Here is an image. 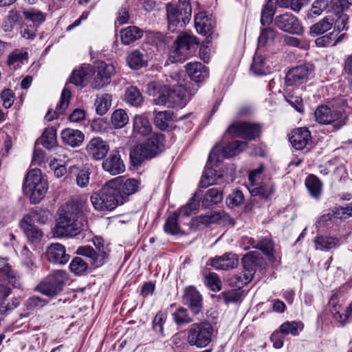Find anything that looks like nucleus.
Listing matches in <instances>:
<instances>
[{
  "instance_id": "nucleus-1",
  "label": "nucleus",
  "mask_w": 352,
  "mask_h": 352,
  "mask_svg": "<svg viewBox=\"0 0 352 352\" xmlns=\"http://www.w3.org/2000/svg\"><path fill=\"white\" fill-rule=\"evenodd\" d=\"M87 206V201L82 197L69 199L57 211V217L54 234L58 238L72 237L82 230V223L80 217Z\"/></svg>"
},
{
  "instance_id": "nucleus-2",
  "label": "nucleus",
  "mask_w": 352,
  "mask_h": 352,
  "mask_svg": "<svg viewBox=\"0 0 352 352\" xmlns=\"http://www.w3.org/2000/svg\"><path fill=\"white\" fill-rule=\"evenodd\" d=\"M118 179L107 182L98 191L91 194L90 200L94 208L98 211H111L124 204L117 189Z\"/></svg>"
},
{
  "instance_id": "nucleus-3",
  "label": "nucleus",
  "mask_w": 352,
  "mask_h": 352,
  "mask_svg": "<svg viewBox=\"0 0 352 352\" xmlns=\"http://www.w3.org/2000/svg\"><path fill=\"white\" fill-rule=\"evenodd\" d=\"M47 188V181L43 177L40 169L32 168L28 173L23 184V191L32 204L40 202Z\"/></svg>"
},
{
  "instance_id": "nucleus-4",
  "label": "nucleus",
  "mask_w": 352,
  "mask_h": 352,
  "mask_svg": "<svg viewBox=\"0 0 352 352\" xmlns=\"http://www.w3.org/2000/svg\"><path fill=\"white\" fill-rule=\"evenodd\" d=\"M164 140L163 134L154 133L144 143L137 145L130 153L133 163L139 165L144 159L155 156L163 146Z\"/></svg>"
},
{
  "instance_id": "nucleus-5",
  "label": "nucleus",
  "mask_w": 352,
  "mask_h": 352,
  "mask_svg": "<svg viewBox=\"0 0 352 352\" xmlns=\"http://www.w3.org/2000/svg\"><path fill=\"white\" fill-rule=\"evenodd\" d=\"M214 328L209 322H195L186 330V341L190 346L204 348L212 340Z\"/></svg>"
},
{
  "instance_id": "nucleus-6",
  "label": "nucleus",
  "mask_w": 352,
  "mask_h": 352,
  "mask_svg": "<svg viewBox=\"0 0 352 352\" xmlns=\"http://www.w3.org/2000/svg\"><path fill=\"white\" fill-rule=\"evenodd\" d=\"M166 12L168 28L173 32L181 20L184 25L190 21L191 6L188 0H179L176 6L172 3L167 4Z\"/></svg>"
},
{
  "instance_id": "nucleus-7",
  "label": "nucleus",
  "mask_w": 352,
  "mask_h": 352,
  "mask_svg": "<svg viewBox=\"0 0 352 352\" xmlns=\"http://www.w3.org/2000/svg\"><path fill=\"white\" fill-rule=\"evenodd\" d=\"M189 98L186 96V88L181 85H176L173 89L166 90L157 98L153 100V102L156 105H166L168 107H180L186 105Z\"/></svg>"
},
{
  "instance_id": "nucleus-8",
  "label": "nucleus",
  "mask_w": 352,
  "mask_h": 352,
  "mask_svg": "<svg viewBox=\"0 0 352 352\" xmlns=\"http://www.w3.org/2000/svg\"><path fill=\"white\" fill-rule=\"evenodd\" d=\"M316 120L321 124H333L336 130L345 124L341 110L336 109L334 105H320L315 111Z\"/></svg>"
},
{
  "instance_id": "nucleus-9",
  "label": "nucleus",
  "mask_w": 352,
  "mask_h": 352,
  "mask_svg": "<svg viewBox=\"0 0 352 352\" xmlns=\"http://www.w3.org/2000/svg\"><path fill=\"white\" fill-rule=\"evenodd\" d=\"M241 263L243 267V275L241 284L246 285L252 280L256 270L265 265V262L258 252L252 251L243 256Z\"/></svg>"
},
{
  "instance_id": "nucleus-10",
  "label": "nucleus",
  "mask_w": 352,
  "mask_h": 352,
  "mask_svg": "<svg viewBox=\"0 0 352 352\" xmlns=\"http://www.w3.org/2000/svg\"><path fill=\"white\" fill-rule=\"evenodd\" d=\"M248 146V144L244 141H234L228 144L223 148L216 145L211 151L208 160L212 164L221 162L224 158L231 157L239 154Z\"/></svg>"
},
{
  "instance_id": "nucleus-11",
  "label": "nucleus",
  "mask_w": 352,
  "mask_h": 352,
  "mask_svg": "<svg viewBox=\"0 0 352 352\" xmlns=\"http://www.w3.org/2000/svg\"><path fill=\"white\" fill-rule=\"evenodd\" d=\"M261 131V126L258 124L235 122L228 128L227 133L234 137L254 140L259 136Z\"/></svg>"
},
{
  "instance_id": "nucleus-12",
  "label": "nucleus",
  "mask_w": 352,
  "mask_h": 352,
  "mask_svg": "<svg viewBox=\"0 0 352 352\" xmlns=\"http://www.w3.org/2000/svg\"><path fill=\"white\" fill-rule=\"evenodd\" d=\"M312 65H300L289 70L285 76L287 86L298 85L306 82L313 72Z\"/></svg>"
},
{
  "instance_id": "nucleus-13",
  "label": "nucleus",
  "mask_w": 352,
  "mask_h": 352,
  "mask_svg": "<svg viewBox=\"0 0 352 352\" xmlns=\"http://www.w3.org/2000/svg\"><path fill=\"white\" fill-rule=\"evenodd\" d=\"M207 265L217 270H230L238 266L239 257L234 253L226 252L221 256L209 258Z\"/></svg>"
},
{
  "instance_id": "nucleus-14",
  "label": "nucleus",
  "mask_w": 352,
  "mask_h": 352,
  "mask_svg": "<svg viewBox=\"0 0 352 352\" xmlns=\"http://www.w3.org/2000/svg\"><path fill=\"white\" fill-rule=\"evenodd\" d=\"M275 25L281 30L293 34H300L302 28L297 19L292 14H284L277 16L274 20Z\"/></svg>"
},
{
  "instance_id": "nucleus-15",
  "label": "nucleus",
  "mask_w": 352,
  "mask_h": 352,
  "mask_svg": "<svg viewBox=\"0 0 352 352\" xmlns=\"http://www.w3.org/2000/svg\"><path fill=\"white\" fill-rule=\"evenodd\" d=\"M36 216V214H26L20 222L21 228L28 240L32 243H38L43 236V232L34 225L33 218Z\"/></svg>"
},
{
  "instance_id": "nucleus-16",
  "label": "nucleus",
  "mask_w": 352,
  "mask_h": 352,
  "mask_svg": "<svg viewBox=\"0 0 352 352\" xmlns=\"http://www.w3.org/2000/svg\"><path fill=\"white\" fill-rule=\"evenodd\" d=\"M115 72L113 65L100 63L94 76L91 87L94 89H100L110 82V78Z\"/></svg>"
},
{
  "instance_id": "nucleus-17",
  "label": "nucleus",
  "mask_w": 352,
  "mask_h": 352,
  "mask_svg": "<svg viewBox=\"0 0 352 352\" xmlns=\"http://www.w3.org/2000/svg\"><path fill=\"white\" fill-rule=\"evenodd\" d=\"M86 150L88 155L95 160H101L108 153L109 145L107 142L101 138L96 137L92 138L87 144Z\"/></svg>"
},
{
  "instance_id": "nucleus-18",
  "label": "nucleus",
  "mask_w": 352,
  "mask_h": 352,
  "mask_svg": "<svg viewBox=\"0 0 352 352\" xmlns=\"http://www.w3.org/2000/svg\"><path fill=\"white\" fill-rule=\"evenodd\" d=\"M45 256L50 262L59 265L67 263L70 257L65 246L58 243L50 244L46 249Z\"/></svg>"
},
{
  "instance_id": "nucleus-19",
  "label": "nucleus",
  "mask_w": 352,
  "mask_h": 352,
  "mask_svg": "<svg viewBox=\"0 0 352 352\" xmlns=\"http://www.w3.org/2000/svg\"><path fill=\"white\" fill-rule=\"evenodd\" d=\"M103 169L112 175L123 173L125 166L118 151L113 150L109 156L102 162Z\"/></svg>"
},
{
  "instance_id": "nucleus-20",
  "label": "nucleus",
  "mask_w": 352,
  "mask_h": 352,
  "mask_svg": "<svg viewBox=\"0 0 352 352\" xmlns=\"http://www.w3.org/2000/svg\"><path fill=\"white\" fill-rule=\"evenodd\" d=\"M184 302L188 306L190 311L195 314H198L202 308V299L199 292L192 287L185 289Z\"/></svg>"
},
{
  "instance_id": "nucleus-21",
  "label": "nucleus",
  "mask_w": 352,
  "mask_h": 352,
  "mask_svg": "<svg viewBox=\"0 0 352 352\" xmlns=\"http://www.w3.org/2000/svg\"><path fill=\"white\" fill-rule=\"evenodd\" d=\"M113 179H118L117 189L122 197L123 202L128 200V197L134 194L139 188V182L135 179H125L123 177H118Z\"/></svg>"
},
{
  "instance_id": "nucleus-22",
  "label": "nucleus",
  "mask_w": 352,
  "mask_h": 352,
  "mask_svg": "<svg viewBox=\"0 0 352 352\" xmlns=\"http://www.w3.org/2000/svg\"><path fill=\"white\" fill-rule=\"evenodd\" d=\"M67 84L65 87L62 91L61 98L58 104L57 105L56 110L52 111L50 109L46 114L45 118L47 121H52L55 118H58L59 115H63L65 113L66 109L69 107V100L71 98V91L67 87Z\"/></svg>"
},
{
  "instance_id": "nucleus-23",
  "label": "nucleus",
  "mask_w": 352,
  "mask_h": 352,
  "mask_svg": "<svg viewBox=\"0 0 352 352\" xmlns=\"http://www.w3.org/2000/svg\"><path fill=\"white\" fill-rule=\"evenodd\" d=\"M77 253L90 258L91 265H94V267L102 265L107 255V251L102 250L101 253L99 252H97L89 245L79 247L77 250Z\"/></svg>"
},
{
  "instance_id": "nucleus-24",
  "label": "nucleus",
  "mask_w": 352,
  "mask_h": 352,
  "mask_svg": "<svg viewBox=\"0 0 352 352\" xmlns=\"http://www.w3.org/2000/svg\"><path fill=\"white\" fill-rule=\"evenodd\" d=\"M126 63L132 69H140L148 65L146 55L144 50H134L128 54L126 57Z\"/></svg>"
},
{
  "instance_id": "nucleus-25",
  "label": "nucleus",
  "mask_w": 352,
  "mask_h": 352,
  "mask_svg": "<svg viewBox=\"0 0 352 352\" xmlns=\"http://www.w3.org/2000/svg\"><path fill=\"white\" fill-rule=\"evenodd\" d=\"M311 140V133L305 128H298L292 132L289 141L297 150L303 149Z\"/></svg>"
},
{
  "instance_id": "nucleus-26",
  "label": "nucleus",
  "mask_w": 352,
  "mask_h": 352,
  "mask_svg": "<svg viewBox=\"0 0 352 352\" xmlns=\"http://www.w3.org/2000/svg\"><path fill=\"white\" fill-rule=\"evenodd\" d=\"M186 69L190 78L195 82H201L208 76V69L199 62L188 63Z\"/></svg>"
},
{
  "instance_id": "nucleus-27",
  "label": "nucleus",
  "mask_w": 352,
  "mask_h": 352,
  "mask_svg": "<svg viewBox=\"0 0 352 352\" xmlns=\"http://www.w3.org/2000/svg\"><path fill=\"white\" fill-rule=\"evenodd\" d=\"M121 42L125 45H130L143 36V30L137 26H129L120 32Z\"/></svg>"
},
{
  "instance_id": "nucleus-28",
  "label": "nucleus",
  "mask_w": 352,
  "mask_h": 352,
  "mask_svg": "<svg viewBox=\"0 0 352 352\" xmlns=\"http://www.w3.org/2000/svg\"><path fill=\"white\" fill-rule=\"evenodd\" d=\"M63 142L72 146H78L84 140V134L79 130L66 129L62 131Z\"/></svg>"
},
{
  "instance_id": "nucleus-29",
  "label": "nucleus",
  "mask_w": 352,
  "mask_h": 352,
  "mask_svg": "<svg viewBox=\"0 0 352 352\" xmlns=\"http://www.w3.org/2000/svg\"><path fill=\"white\" fill-rule=\"evenodd\" d=\"M91 73V69L90 65H84L80 67L78 69H76L73 72L70 78L69 82L78 87H85L88 76Z\"/></svg>"
},
{
  "instance_id": "nucleus-30",
  "label": "nucleus",
  "mask_w": 352,
  "mask_h": 352,
  "mask_svg": "<svg viewBox=\"0 0 352 352\" xmlns=\"http://www.w3.org/2000/svg\"><path fill=\"white\" fill-rule=\"evenodd\" d=\"M316 249L322 251H328L331 248H336L340 245V240L336 237L319 236L315 238Z\"/></svg>"
},
{
  "instance_id": "nucleus-31",
  "label": "nucleus",
  "mask_w": 352,
  "mask_h": 352,
  "mask_svg": "<svg viewBox=\"0 0 352 352\" xmlns=\"http://www.w3.org/2000/svg\"><path fill=\"white\" fill-rule=\"evenodd\" d=\"M249 191L252 196H258L263 199H268L274 193V189L271 184H263L258 185L256 182L251 184Z\"/></svg>"
},
{
  "instance_id": "nucleus-32",
  "label": "nucleus",
  "mask_w": 352,
  "mask_h": 352,
  "mask_svg": "<svg viewBox=\"0 0 352 352\" xmlns=\"http://www.w3.org/2000/svg\"><path fill=\"white\" fill-rule=\"evenodd\" d=\"M133 131L142 135H147L152 127L148 120L143 116L137 115L133 118Z\"/></svg>"
},
{
  "instance_id": "nucleus-33",
  "label": "nucleus",
  "mask_w": 352,
  "mask_h": 352,
  "mask_svg": "<svg viewBox=\"0 0 352 352\" xmlns=\"http://www.w3.org/2000/svg\"><path fill=\"white\" fill-rule=\"evenodd\" d=\"M112 96L109 94H102L97 96L95 106L98 115H104L111 106Z\"/></svg>"
},
{
  "instance_id": "nucleus-34",
  "label": "nucleus",
  "mask_w": 352,
  "mask_h": 352,
  "mask_svg": "<svg viewBox=\"0 0 352 352\" xmlns=\"http://www.w3.org/2000/svg\"><path fill=\"white\" fill-rule=\"evenodd\" d=\"M251 70L257 75H265L270 72V69L267 65L265 58L258 52L256 53L253 58Z\"/></svg>"
},
{
  "instance_id": "nucleus-35",
  "label": "nucleus",
  "mask_w": 352,
  "mask_h": 352,
  "mask_svg": "<svg viewBox=\"0 0 352 352\" xmlns=\"http://www.w3.org/2000/svg\"><path fill=\"white\" fill-rule=\"evenodd\" d=\"M223 200V192L219 188H212L207 190L202 201L205 207H209L213 204L221 202Z\"/></svg>"
},
{
  "instance_id": "nucleus-36",
  "label": "nucleus",
  "mask_w": 352,
  "mask_h": 352,
  "mask_svg": "<svg viewBox=\"0 0 352 352\" xmlns=\"http://www.w3.org/2000/svg\"><path fill=\"white\" fill-rule=\"evenodd\" d=\"M195 26L198 33L206 35L212 29V25L204 12L197 14L195 17Z\"/></svg>"
},
{
  "instance_id": "nucleus-37",
  "label": "nucleus",
  "mask_w": 352,
  "mask_h": 352,
  "mask_svg": "<svg viewBox=\"0 0 352 352\" xmlns=\"http://www.w3.org/2000/svg\"><path fill=\"white\" fill-rule=\"evenodd\" d=\"M198 45V39L196 36L184 33L179 35L175 41L174 45L182 50L183 52H188L192 45Z\"/></svg>"
},
{
  "instance_id": "nucleus-38",
  "label": "nucleus",
  "mask_w": 352,
  "mask_h": 352,
  "mask_svg": "<svg viewBox=\"0 0 352 352\" xmlns=\"http://www.w3.org/2000/svg\"><path fill=\"white\" fill-rule=\"evenodd\" d=\"M333 26V20L324 17L316 23L310 27L309 34L311 36H318L322 34L331 30Z\"/></svg>"
},
{
  "instance_id": "nucleus-39",
  "label": "nucleus",
  "mask_w": 352,
  "mask_h": 352,
  "mask_svg": "<svg viewBox=\"0 0 352 352\" xmlns=\"http://www.w3.org/2000/svg\"><path fill=\"white\" fill-rule=\"evenodd\" d=\"M305 184L313 197L318 199L320 196L322 184L317 177L314 175H309L305 181Z\"/></svg>"
},
{
  "instance_id": "nucleus-40",
  "label": "nucleus",
  "mask_w": 352,
  "mask_h": 352,
  "mask_svg": "<svg viewBox=\"0 0 352 352\" xmlns=\"http://www.w3.org/2000/svg\"><path fill=\"white\" fill-rule=\"evenodd\" d=\"M179 214L175 212L166 219L164 226V231L170 234L175 235L182 233V229L178 223Z\"/></svg>"
},
{
  "instance_id": "nucleus-41",
  "label": "nucleus",
  "mask_w": 352,
  "mask_h": 352,
  "mask_svg": "<svg viewBox=\"0 0 352 352\" xmlns=\"http://www.w3.org/2000/svg\"><path fill=\"white\" fill-rule=\"evenodd\" d=\"M125 100L131 106L139 107L143 102V97L135 87H130L125 91Z\"/></svg>"
},
{
  "instance_id": "nucleus-42",
  "label": "nucleus",
  "mask_w": 352,
  "mask_h": 352,
  "mask_svg": "<svg viewBox=\"0 0 352 352\" xmlns=\"http://www.w3.org/2000/svg\"><path fill=\"white\" fill-rule=\"evenodd\" d=\"M127 113L122 109L115 110L111 115V124L115 129H121L129 122Z\"/></svg>"
},
{
  "instance_id": "nucleus-43",
  "label": "nucleus",
  "mask_w": 352,
  "mask_h": 352,
  "mask_svg": "<svg viewBox=\"0 0 352 352\" xmlns=\"http://www.w3.org/2000/svg\"><path fill=\"white\" fill-rule=\"evenodd\" d=\"M303 329V324L300 322H285L280 327L279 331L283 334H291L296 336Z\"/></svg>"
},
{
  "instance_id": "nucleus-44",
  "label": "nucleus",
  "mask_w": 352,
  "mask_h": 352,
  "mask_svg": "<svg viewBox=\"0 0 352 352\" xmlns=\"http://www.w3.org/2000/svg\"><path fill=\"white\" fill-rule=\"evenodd\" d=\"M337 36L338 34H335L333 32H330L317 38L315 43L319 47H325L329 45L335 46L340 41V37H337Z\"/></svg>"
},
{
  "instance_id": "nucleus-45",
  "label": "nucleus",
  "mask_w": 352,
  "mask_h": 352,
  "mask_svg": "<svg viewBox=\"0 0 352 352\" xmlns=\"http://www.w3.org/2000/svg\"><path fill=\"white\" fill-rule=\"evenodd\" d=\"M173 116L170 111H158L154 118L155 124L160 129H165L168 122L173 120Z\"/></svg>"
},
{
  "instance_id": "nucleus-46",
  "label": "nucleus",
  "mask_w": 352,
  "mask_h": 352,
  "mask_svg": "<svg viewBox=\"0 0 352 352\" xmlns=\"http://www.w3.org/2000/svg\"><path fill=\"white\" fill-rule=\"evenodd\" d=\"M47 278L61 291L68 280V276L65 271L56 270L49 275Z\"/></svg>"
},
{
  "instance_id": "nucleus-47",
  "label": "nucleus",
  "mask_w": 352,
  "mask_h": 352,
  "mask_svg": "<svg viewBox=\"0 0 352 352\" xmlns=\"http://www.w3.org/2000/svg\"><path fill=\"white\" fill-rule=\"evenodd\" d=\"M25 20L32 21L35 25H38L45 20V14L41 11L31 8L23 12Z\"/></svg>"
},
{
  "instance_id": "nucleus-48",
  "label": "nucleus",
  "mask_w": 352,
  "mask_h": 352,
  "mask_svg": "<svg viewBox=\"0 0 352 352\" xmlns=\"http://www.w3.org/2000/svg\"><path fill=\"white\" fill-rule=\"evenodd\" d=\"M42 145L47 148L51 149L56 146V134L53 128L47 129L41 136Z\"/></svg>"
},
{
  "instance_id": "nucleus-49",
  "label": "nucleus",
  "mask_w": 352,
  "mask_h": 352,
  "mask_svg": "<svg viewBox=\"0 0 352 352\" xmlns=\"http://www.w3.org/2000/svg\"><path fill=\"white\" fill-rule=\"evenodd\" d=\"M276 36V32L272 28H263L261 30L258 38V47H265L273 42Z\"/></svg>"
},
{
  "instance_id": "nucleus-50",
  "label": "nucleus",
  "mask_w": 352,
  "mask_h": 352,
  "mask_svg": "<svg viewBox=\"0 0 352 352\" xmlns=\"http://www.w3.org/2000/svg\"><path fill=\"white\" fill-rule=\"evenodd\" d=\"M274 0H269L265 4L261 17V23L263 25H269L272 21L274 11Z\"/></svg>"
},
{
  "instance_id": "nucleus-51",
  "label": "nucleus",
  "mask_w": 352,
  "mask_h": 352,
  "mask_svg": "<svg viewBox=\"0 0 352 352\" xmlns=\"http://www.w3.org/2000/svg\"><path fill=\"white\" fill-rule=\"evenodd\" d=\"M37 289L46 296H54L60 292L47 278L38 285Z\"/></svg>"
},
{
  "instance_id": "nucleus-52",
  "label": "nucleus",
  "mask_w": 352,
  "mask_h": 352,
  "mask_svg": "<svg viewBox=\"0 0 352 352\" xmlns=\"http://www.w3.org/2000/svg\"><path fill=\"white\" fill-rule=\"evenodd\" d=\"M200 196L195 193V195L190 199L188 203L179 210V213L185 216H189L190 213L196 210L199 206Z\"/></svg>"
},
{
  "instance_id": "nucleus-53",
  "label": "nucleus",
  "mask_w": 352,
  "mask_h": 352,
  "mask_svg": "<svg viewBox=\"0 0 352 352\" xmlns=\"http://www.w3.org/2000/svg\"><path fill=\"white\" fill-rule=\"evenodd\" d=\"M217 178L216 177V170L208 168L205 170L201 179L200 181V186L207 188L210 185L217 184Z\"/></svg>"
},
{
  "instance_id": "nucleus-54",
  "label": "nucleus",
  "mask_w": 352,
  "mask_h": 352,
  "mask_svg": "<svg viewBox=\"0 0 352 352\" xmlns=\"http://www.w3.org/2000/svg\"><path fill=\"white\" fill-rule=\"evenodd\" d=\"M88 265L80 257H75L71 262L69 267L75 274L80 275L86 272Z\"/></svg>"
},
{
  "instance_id": "nucleus-55",
  "label": "nucleus",
  "mask_w": 352,
  "mask_h": 352,
  "mask_svg": "<svg viewBox=\"0 0 352 352\" xmlns=\"http://www.w3.org/2000/svg\"><path fill=\"white\" fill-rule=\"evenodd\" d=\"M173 319L177 324H187L192 321L186 309L180 307L173 314Z\"/></svg>"
},
{
  "instance_id": "nucleus-56",
  "label": "nucleus",
  "mask_w": 352,
  "mask_h": 352,
  "mask_svg": "<svg viewBox=\"0 0 352 352\" xmlns=\"http://www.w3.org/2000/svg\"><path fill=\"white\" fill-rule=\"evenodd\" d=\"M205 283L212 291L217 292L221 289V280L214 272H211L206 275Z\"/></svg>"
},
{
  "instance_id": "nucleus-57",
  "label": "nucleus",
  "mask_w": 352,
  "mask_h": 352,
  "mask_svg": "<svg viewBox=\"0 0 352 352\" xmlns=\"http://www.w3.org/2000/svg\"><path fill=\"white\" fill-rule=\"evenodd\" d=\"M253 248L260 250L268 256H273V243L272 241L267 238H265L256 243Z\"/></svg>"
},
{
  "instance_id": "nucleus-58",
  "label": "nucleus",
  "mask_w": 352,
  "mask_h": 352,
  "mask_svg": "<svg viewBox=\"0 0 352 352\" xmlns=\"http://www.w3.org/2000/svg\"><path fill=\"white\" fill-rule=\"evenodd\" d=\"M188 55V52H183L182 50L174 45L173 50L170 52L168 60L171 63L184 62Z\"/></svg>"
},
{
  "instance_id": "nucleus-59",
  "label": "nucleus",
  "mask_w": 352,
  "mask_h": 352,
  "mask_svg": "<svg viewBox=\"0 0 352 352\" xmlns=\"http://www.w3.org/2000/svg\"><path fill=\"white\" fill-rule=\"evenodd\" d=\"M329 7V9L337 15L342 13L349 8L346 0H331Z\"/></svg>"
},
{
  "instance_id": "nucleus-60",
  "label": "nucleus",
  "mask_w": 352,
  "mask_h": 352,
  "mask_svg": "<svg viewBox=\"0 0 352 352\" xmlns=\"http://www.w3.org/2000/svg\"><path fill=\"white\" fill-rule=\"evenodd\" d=\"M166 89L167 87L165 85L161 86L156 82H151L147 85L146 91L150 96H157L156 98H157L163 92L166 94Z\"/></svg>"
},
{
  "instance_id": "nucleus-61",
  "label": "nucleus",
  "mask_w": 352,
  "mask_h": 352,
  "mask_svg": "<svg viewBox=\"0 0 352 352\" xmlns=\"http://www.w3.org/2000/svg\"><path fill=\"white\" fill-rule=\"evenodd\" d=\"M90 173L88 169L83 168L76 175V184L80 188L86 187L89 182Z\"/></svg>"
},
{
  "instance_id": "nucleus-62",
  "label": "nucleus",
  "mask_w": 352,
  "mask_h": 352,
  "mask_svg": "<svg viewBox=\"0 0 352 352\" xmlns=\"http://www.w3.org/2000/svg\"><path fill=\"white\" fill-rule=\"evenodd\" d=\"M27 58L28 54L26 52L23 53L20 50H16L9 55L7 62L9 65H12L15 63H21Z\"/></svg>"
},
{
  "instance_id": "nucleus-63",
  "label": "nucleus",
  "mask_w": 352,
  "mask_h": 352,
  "mask_svg": "<svg viewBox=\"0 0 352 352\" xmlns=\"http://www.w3.org/2000/svg\"><path fill=\"white\" fill-rule=\"evenodd\" d=\"M166 318V314L159 312L156 314L153 321V330L159 333H163V325Z\"/></svg>"
},
{
  "instance_id": "nucleus-64",
  "label": "nucleus",
  "mask_w": 352,
  "mask_h": 352,
  "mask_svg": "<svg viewBox=\"0 0 352 352\" xmlns=\"http://www.w3.org/2000/svg\"><path fill=\"white\" fill-rule=\"evenodd\" d=\"M47 303V301L38 296H32L26 301L25 305L28 309H33L36 307H42Z\"/></svg>"
}]
</instances>
